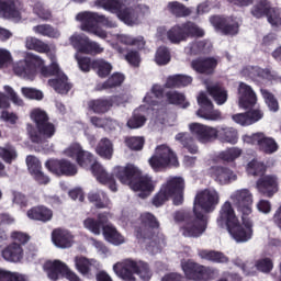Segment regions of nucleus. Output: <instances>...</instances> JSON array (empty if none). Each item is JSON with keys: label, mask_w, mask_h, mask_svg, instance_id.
I'll use <instances>...</instances> for the list:
<instances>
[{"label": "nucleus", "mask_w": 281, "mask_h": 281, "mask_svg": "<svg viewBox=\"0 0 281 281\" xmlns=\"http://www.w3.org/2000/svg\"><path fill=\"white\" fill-rule=\"evenodd\" d=\"M92 175L99 183L108 186L112 192H117V183L114 178L116 177L121 183L130 186L134 192H138L140 199L150 196V193L155 192V188H157V181L148 176H142V171L133 165L116 166L113 168L112 173H109L100 162H94L92 165Z\"/></svg>", "instance_id": "1"}, {"label": "nucleus", "mask_w": 281, "mask_h": 281, "mask_svg": "<svg viewBox=\"0 0 281 281\" xmlns=\"http://www.w3.org/2000/svg\"><path fill=\"white\" fill-rule=\"evenodd\" d=\"M13 71L25 80H33L38 71L44 78L55 75L57 76L56 79L48 80L49 87H53L57 93H67L71 89V85L60 70V66H58L56 55H50V66L48 68L41 56L26 53L23 60L16 61L13 65Z\"/></svg>", "instance_id": "2"}, {"label": "nucleus", "mask_w": 281, "mask_h": 281, "mask_svg": "<svg viewBox=\"0 0 281 281\" xmlns=\"http://www.w3.org/2000/svg\"><path fill=\"white\" fill-rule=\"evenodd\" d=\"M189 131L201 144H209L218 139L222 144H238V130L231 126H221L218 130L213 126L203 125L201 123L189 124Z\"/></svg>", "instance_id": "3"}, {"label": "nucleus", "mask_w": 281, "mask_h": 281, "mask_svg": "<svg viewBox=\"0 0 281 281\" xmlns=\"http://www.w3.org/2000/svg\"><path fill=\"white\" fill-rule=\"evenodd\" d=\"M183 190H186V180L183 178L169 177L154 195L151 203L155 207H161L164 203L173 199L175 205H181L183 203Z\"/></svg>", "instance_id": "4"}, {"label": "nucleus", "mask_w": 281, "mask_h": 281, "mask_svg": "<svg viewBox=\"0 0 281 281\" xmlns=\"http://www.w3.org/2000/svg\"><path fill=\"white\" fill-rule=\"evenodd\" d=\"M113 271L124 281H135L137 280L135 276H138V278L144 281H148L153 278L150 266L142 260L125 259L119 261L113 266Z\"/></svg>", "instance_id": "5"}, {"label": "nucleus", "mask_w": 281, "mask_h": 281, "mask_svg": "<svg viewBox=\"0 0 281 281\" xmlns=\"http://www.w3.org/2000/svg\"><path fill=\"white\" fill-rule=\"evenodd\" d=\"M164 98V89L161 86H154L149 92L146 93L144 98V105L139 106L134 111L132 117L127 121L128 128H142L146 124V116L144 112L157 106Z\"/></svg>", "instance_id": "6"}, {"label": "nucleus", "mask_w": 281, "mask_h": 281, "mask_svg": "<svg viewBox=\"0 0 281 281\" xmlns=\"http://www.w3.org/2000/svg\"><path fill=\"white\" fill-rule=\"evenodd\" d=\"M76 19L81 23L82 32H88V34H93L99 38H108L109 34L104 30L97 26L98 24L111 27L112 24L109 19L93 12H82L77 14Z\"/></svg>", "instance_id": "7"}, {"label": "nucleus", "mask_w": 281, "mask_h": 281, "mask_svg": "<svg viewBox=\"0 0 281 281\" xmlns=\"http://www.w3.org/2000/svg\"><path fill=\"white\" fill-rule=\"evenodd\" d=\"M181 269L188 280L212 281L218 278V269L196 263L193 260L181 261Z\"/></svg>", "instance_id": "8"}, {"label": "nucleus", "mask_w": 281, "mask_h": 281, "mask_svg": "<svg viewBox=\"0 0 281 281\" xmlns=\"http://www.w3.org/2000/svg\"><path fill=\"white\" fill-rule=\"evenodd\" d=\"M221 203V194L215 189H204L195 195L193 212L205 216L210 212L216 210V205Z\"/></svg>", "instance_id": "9"}, {"label": "nucleus", "mask_w": 281, "mask_h": 281, "mask_svg": "<svg viewBox=\"0 0 281 281\" xmlns=\"http://www.w3.org/2000/svg\"><path fill=\"white\" fill-rule=\"evenodd\" d=\"M149 166L155 172H159L168 166H179V159L168 145H160L156 147L155 154L149 158Z\"/></svg>", "instance_id": "10"}, {"label": "nucleus", "mask_w": 281, "mask_h": 281, "mask_svg": "<svg viewBox=\"0 0 281 281\" xmlns=\"http://www.w3.org/2000/svg\"><path fill=\"white\" fill-rule=\"evenodd\" d=\"M43 269L49 280L53 281L60 280V278H66V280L69 281H82L80 280V277H78V274L67 266V263L60 260L46 261Z\"/></svg>", "instance_id": "11"}, {"label": "nucleus", "mask_w": 281, "mask_h": 281, "mask_svg": "<svg viewBox=\"0 0 281 281\" xmlns=\"http://www.w3.org/2000/svg\"><path fill=\"white\" fill-rule=\"evenodd\" d=\"M99 4L104 10L116 14L125 25H137L139 23L137 14L131 9H125L117 0H99Z\"/></svg>", "instance_id": "12"}, {"label": "nucleus", "mask_w": 281, "mask_h": 281, "mask_svg": "<svg viewBox=\"0 0 281 281\" xmlns=\"http://www.w3.org/2000/svg\"><path fill=\"white\" fill-rule=\"evenodd\" d=\"M207 229V216L195 214V218L187 220L180 226V234L184 238H199Z\"/></svg>", "instance_id": "13"}, {"label": "nucleus", "mask_w": 281, "mask_h": 281, "mask_svg": "<svg viewBox=\"0 0 281 281\" xmlns=\"http://www.w3.org/2000/svg\"><path fill=\"white\" fill-rule=\"evenodd\" d=\"M244 144L249 146H259L260 150L267 155L278 151V143L271 137H267L265 133L246 134L241 136Z\"/></svg>", "instance_id": "14"}, {"label": "nucleus", "mask_w": 281, "mask_h": 281, "mask_svg": "<svg viewBox=\"0 0 281 281\" xmlns=\"http://www.w3.org/2000/svg\"><path fill=\"white\" fill-rule=\"evenodd\" d=\"M246 215H241L243 223H234L229 227L228 234L236 240V243H249L254 238V222L251 220H245Z\"/></svg>", "instance_id": "15"}, {"label": "nucleus", "mask_w": 281, "mask_h": 281, "mask_svg": "<svg viewBox=\"0 0 281 281\" xmlns=\"http://www.w3.org/2000/svg\"><path fill=\"white\" fill-rule=\"evenodd\" d=\"M229 199L237 205V210L243 216H249L251 214L254 193L249 189H237L231 193Z\"/></svg>", "instance_id": "16"}, {"label": "nucleus", "mask_w": 281, "mask_h": 281, "mask_svg": "<svg viewBox=\"0 0 281 281\" xmlns=\"http://www.w3.org/2000/svg\"><path fill=\"white\" fill-rule=\"evenodd\" d=\"M63 155L65 157H68L69 159H76L77 164L81 166V168H89L92 170L93 164H98L95 161V158L92 156L91 153L82 150V147L78 144H72L69 147H67Z\"/></svg>", "instance_id": "17"}, {"label": "nucleus", "mask_w": 281, "mask_h": 281, "mask_svg": "<svg viewBox=\"0 0 281 281\" xmlns=\"http://www.w3.org/2000/svg\"><path fill=\"white\" fill-rule=\"evenodd\" d=\"M198 104L200 106L196 111L198 117L206 120L207 122H218L223 120L221 111L214 110V104H212V101H210L205 92H201L198 95Z\"/></svg>", "instance_id": "18"}, {"label": "nucleus", "mask_w": 281, "mask_h": 281, "mask_svg": "<svg viewBox=\"0 0 281 281\" xmlns=\"http://www.w3.org/2000/svg\"><path fill=\"white\" fill-rule=\"evenodd\" d=\"M70 44L78 54H102L104 48L94 41H91L87 35L74 34L69 38Z\"/></svg>", "instance_id": "19"}, {"label": "nucleus", "mask_w": 281, "mask_h": 281, "mask_svg": "<svg viewBox=\"0 0 281 281\" xmlns=\"http://www.w3.org/2000/svg\"><path fill=\"white\" fill-rule=\"evenodd\" d=\"M27 133L34 144H43V142H47V139H52V137L56 135V125L48 121L42 125H37L36 128L29 125Z\"/></svg>", "instance_id": "20"}, {"label": "nucleus", "mask_w": 281, "mask_h": 281, "mask_svg": "<svg viewBox=\"0 0 281 281\" xmlns=\"http://www.w3.org/2000/svg\"><path fill=\"white\" fill-rule=\"evenodd\" d=\"M279 182H278V176L276 175H266L260 177L256 181V190L261 194L262 196H266L267 199H271L274 194H277L279 190Z\"/></svg>", "instance_id": "21"}, {"label": "nucleus", "mask_w": 281, "mask_h": 281, "mask_svg": "<svg viewBox=\"0 0 281 281\" xmlns=\"http://www.w3.org/2000/svg\"><path fill=\"white\" fill-rule=\"evenodd\" d=\"M210 23L213 25L216 32H222V34H229L231 36L238 34V27L240 25L237 19H225L218 15L211 16Z\"/></svg>", "instance_id": "22"}, {"label": "nucleus", "mask_w": 281, "mask_h": 281, "mask_svg": "<svg viewBox=\"0 0 281 281\" xmlns=\"http://www.w3.org/2000/svg\"><path fill=\"white\" fill-rule=\"evenodd\" d=\"M45 166L47 170H49V172H53V175H57V177H61L63 175L66 177H71L78 172V168H76V165L65 159H50L46 161Z\"/></svg>", "instance_id": "23"}, {"label": "nucleus", "mask_w": 281, "mask_h": 281, "mask_svg": "<svg viewBox=\"0 0 281 281\" xmlns=\"http://www.w3.org/2000/svg\"><path fill=\"white\" fill-rule=\"evenodd\" d=\"M237 95H238V106L240 109H251V106H256L258 102V95H256V91L251 86L239 82L237 87Z\"/></svg>", "instance_id": "24"}, {"label": "nucleus", "mask_w": 281, "mask_h": 281, "mask_svg": "<svg viewBox=\"0 0 281 281\" xmlns=\"http://www.w3.org/2000/svg\"><path fill=\"white\" fill-rule=\"evenodd\" d=\"M75 269L83 276V278H93L95 271L101 267L100 261L95 259H89L85 256H76L74 258Z\"/></svg>", "instance_id": "25"}, {"label": "nucleus", "mask_w": 281, "mask_h": 281, "mask_svg": "<svg viewBox=\"0 0 281 281\" xmlns=\"http://www.w3.org/2000/svg\"><path fill=\"white\" fill-rule=\"evenodd\" d=\"M234 265L237 267H240L247 276H251L256 273V269L258 271H261V273H269L271 269H273V262L270 261V259H261L256 262V265L251 262L243 263V260L240 258H237L234 260Z\"/></svg>", "instance_id": "26"}, {"label": "nucleus", "mask_w": 281, "mask_h": 281, "mask_svg": "<svg viewBox=\"0 0 281 281\" xmlns=\"http://www.w3.org/2000/svg\"><path fill=\"white\" fill-rule=\"evenodd\" d=\"M236 223H238V217L236 216L234 206H232V202H224L220 209V214L217 217L218 227H227L228 229Z\"/></svg>", "instance_id": "27"}, {"label": "nucleus", "mask_w": 281, "mask_h": 281, "mask_svg": "<svg viewBox=\"0 0 281 281\" xmlns=\"http://www.w3.org/2000/svg\"><path fill=\"white\" fill-rule=\"evenodd\" d=\"M209 175L220 183L221 186H227V183H232V181H236L238 176L232 169L227 167H211L209 170Z\"/></svg>", "instance_id": "28"}, {"label": "nucleus", "mask_w": 281, "mask_h": 281, "mask_svg": "<svg viewBox=\"0 0 281 281\" xmlns=\"http://www.w3.org/2000/svg\"><path fill=\"white\" fill-rule=\"evenodd\" d=\"M21 0H8L7 2L0 1V14L4 19H12V21H21Z\"/></svg>", "instance_id": "29"}, {"label": "nucleus", "mask_w": 281, "mask_h": 281, "mask_svg": "<svg viewBox=\"0 0 281 281\" xmlns=\"http://www.w3.org/2000/svg\"><path fill=\"white\" fill-rule=\"evenodd\" d=\"M1 256L7 262H13L16 265L19 262H23L25 251L23 250V246H21V244L11 243L2 249Z\"/></svg>", "instance_id": "30"}, {"label": "nucleus", "mask_w": 281, "mask_h": 281, "mask_svg": "<svg viewBox=\"0 0 281 281\" xmlns=\"http://www.w3.org/2000/svg\"><path fill=\"white\" fill-rule=\"evenodd\" d=\"M109 221V214L108 213H100L98 215V220H94L93 217H88L83 221V227L85 229H88L91 234H94V236H100L104 232V227H106V223Z\"/></svg>", "instance_id": "31"}, {"label": "nucleus", "mask_w": 281, "mask_h": 281, "mask_svg": "<svg viewBox=\"0 0 281 281\" xmlns=\"http://www.w3.org/2000/svg\"><path fill=\"white\" fill-rule=\"evenodd\" d=\"M52 241L58 249H69L74 245V235L63 228H57L52 233Z\"/></svg>", "instance_id": "32"}, {"label": "nucleus", "mask_w": 281, "mask_h": 281, "mask_svg": "<svg viewBox=\"0 0 281 281\" xmlns=\"http://www.w3.org/2000/svg\"><path fill=\"white\" fill-rule=\"evenodd\" d=\"M27 218L30 221H40L41 223H49L54 218V211L45 205H37L31 207L26 212Z\"/></svg>", "instance_id": "33"}, {"label": "nucleus", "mask_w": 281, "mask_h": 281, "mask_svg": "<svg viewBox=\"0 0 281 281\" xmlns=\"http://www.w3.org/2000/svg\"><path fill=\"white\" fill-rule=\"evenodd\" d=\"M3 91L4 93L0 92V109H10V100L13 102V104H15V106H23V104H25L23 99L19 97L16 91H14V88L4 86Z\"/></svg>", "instance_id": "34"}, {"label": "nucleus", "mask_w": 281, "mask_h": 281, "mask_svg": "<svg viewBox=\"0 0 281 281\" xmlns=\"http://www.w3.org/2000/svg\"><path fill=\"white\" fill-rule=\"evenodd\" d=\"M273 11L280 12V10L271 8V4L267 0H257V3L251 9V14L256 19H262V16H267L269 22L270 15L276 19Z\"/></svg>", "instance_id": "35"}, {"label": "nucleus", "mask_w": 281, "mask_h": 281, "mask_svg": "<svg viewBox=\"0 0 281 281\" xmlns=\"http://www.w3.org/2000/svg\"><path fill=\"white\" fill-rule=\"evenodd\" d=\"M113 104H120V97L92 100L88 103V109L93 111V113H106V111H109Z\"/></svg>", "instance_id": "36"}, {"label": "nucleus", "mask_w": 281, "mask_h": 281, "mask_svg": "<svg viewBox=\"0 0 281 281\" xmlns=\"http://www.w3.org/2000/svg\"><path fill=\"white\" fill-rule=\"evenodd\" d=\"M16 157L19 154L16 153V148L12 145L0 146V159L4 161V164H12L16 161ZM5 176V165L0 161V177Z\"/></svg>", "instance_id": "37"}, {"label": "nucleus", "mask_w": 281, "mask_h": 281, "mask_svg": "<svg viewBox=\"0 0 281 281\" xmlns=\"http://www.w3.org/2000/svg\"><path fill=\"white\" fill-rule=\"evenodd\" d=\"M218 60L214 57L205 59H195L192 61L191 67L198 74H212L216 69Z\"/></svg>", "instance_id": "38"}, {"label": "nucleus", "mask_w": 281, "mask_h": 281, "mask_svg": "<svg viewBox=\"0 0 281 281\" xmlns=\"http://www.w3.org/2000/svg\"><path fill=\"white\" fill-rule=\"evenodd\" d=\"M102 235L106 243L115 245L116 247L126 243V238H124V236L120 234V232H117V228H115L111 224H106L105 226H103Z\"/></svg>", "instance_id": "39"}, {"label": "nucleus", "mask_w": 281, "mask_h": 281, "mask_svg": "<svg viewBox=\"0 0 281 281\" xmlns=\"http://www.w3.org/2000/svg\"><path fill=\"white\" fill-rule=\"evenodd\" d=\"M25 47L26 49H32L33 52H38L40 54H47L49 60H52L50 56H56V54L52 52V48H49V45L36 37H26Z\"/></svg>", "instance_id": "40"}, {"label": "nucleus", "mask_w": 281, "mask_h": 281, "mask_svg": "<svg viewBox=\"0 0 281 281\" xmlns=\"http://www.w3.org/2000/svg\"><path fill=\"white\" fill-rule=\"evenodd\" d=\"M205 85L206 91H209L211 98H213L214 102L218 106H222V104H225V102H227L228 94L225 88L221 87L217 83L205 82Z\"/></svg>", "instance_id": "41"}, {"label": "nucleus", "mask_w": 281, "mask_h": 281, "mask_svg": "<svg viewBox=\"0 0 281 281\" xmlns=\"http://www.w3.org/2000/svg\"><path fill=\"white\" fill-rule=\"evenodd\" d=\"M199 256L202 258V260H207L209 262H216L220 265L229 262V258H227V256L216 250H200Z\"/></svg>", "instance_id": "42"}, {"label": "nucleus", "mask_w": 281, "mask_h": 281, "mask_svg": "<svg viewBox=\"0 0 281 281\" xmlns=\"http://www.w3.org/2000/svg\"><path fill=\"white\" fill-rule=\"evenodd\" d=\"M95 153L102 159L111 160L113 158V143L109 138H101L95 147Z\"/></svg>", "instance_id": "43"}, {"label": "nucleus", "mask_w": 281, "mask_h": 281, "mask_svg": "<svg viewBox=\"0 0 281 281\" xmlns=\"http://www.w3.org/2000/svg\"><path fill=\"white\" fill-rule=\"evenodd\" d=\"M113 41H117V43H121V45L125 46H135L138 49L144 48L145 42L144 37H133L126 34H121V35H113Z\"/></svg>", "instance_id": "44"}, {"label": "nucleus", "mask_w": 281, "mask_h": 281, "mask_svg": "<svg viewBox=\"0 0 281 281\" xmlns=\"http://www.w3.org/2000/svg\"><path fill=\"white\" fill-rule=\"evenodd\" d=\"M246 172L250 177H260L267 172V166L258 159H252L246 165Z\"/></svg>", "instance_id": "45"}, {"label": "nucleus", "mask_w": 281, "mask_h": 281, "mask_svg": "<svg viewBox=\"0 0 281 281\" xmlns=\"http://www.w3.org/2000/svg\"><path fill=\"white\" fill-rule=\"evenodd\" d=\"M176 142H179L191 153L192 155H196L199 153V147L194 145V138L190 136L188 133H178L176 135Z\"/></svg>", "instance_id": "46"}, {"label": "nucleus", "mask_w": 281, "mask_h": 281, "mask_svg": "<svg viewBox=\"0 0 281 281\" xmlns=\"http://www.w3.org/2000/svg\"><path fill=\"white\" fill-rule=\"evenodd\" d=\"M167 38L170 41V43L173 44H179L183 41H187L186 31H183V24L171 27L167 32Z\"/></svg>", "instance_id": "47"}, {"label": "nucleus", "mask_w": 281, "mask_h": 281, "mask_svg": "<svg viewBox=\"0 0 281 281\" xmlns=\"http://www.w3.org/2000/svg\"><path fill=\"white\" fill-rule=\"evenodd\" d=\"M188 85H192V77L186 75H175L170 76L167 79L166 87H188Z\"/></svg>", "instance_id": "48"}, {"label": "nucleus", "mask_w": 281, "mask_h": 281, "mask_svg": "<svg viewBox=\"0 0 281 281\" xmlns=\"http://www.w3.org/2000/svg\"><path fill=\"white\" fill-rule=\"evenodd\" d=\"M33 32H35V34H41V36H47L48 38L60 37V31L57 29H54L49 24H42V25L34 26Z\"/></svg>", "instance_id": "49"}, {"label": "nucleus", "mask_w": 281, "mask_h": 281, "mask_svg": "<svg viewBox=\"0 0 281 281\" xmlns=\"http://www.w3.org/2000/svg\"><path fill=\"white\" fill-rule=\"evenodd\" d=\"M184 36L188 38H201L205 36V31L201 29L199 25L192 22H188L183 24Z\"/></svg>", "instance_id": "50"}, {"label": "nucleus", "mask_w": 281, "mask_h": 281, "mask_svg": "<svg viewBox=\"0 0 281 281\" xmlns=\"http://www.w3.org/2000/svg\"><path fill=\"white\" fill-rule=\"evenodd\" d=\"M243 155V149L240 147H229L220 153V159L226 161L227 164L234 162L235 159H238Z\"/></svg>", "instance_id": "51"}, {"label": "nucleus", "mask_w": 281, "mask_h": 281, "mask_svg": "<svg viewBox=\"0 0 281 281\" xmlns=\"http://www.w3.org/2000/svg\"><path fill=\"white\" fill-rule=\"evenodd\" d=\"M260 91L269 111H271V113H278V111H280V103H278L276 95L267 89H261Z\"/></svg>", "instance_id": "52"}, {"label": "nucleus", "mask_w": 281, "mask_h": 281, "mask_svg": "<svg viewBox=\"0 0 281 281\" xmlns=\"http://www.w3.org/2000/svg\"><path fill=\"white\" fill-rule=\"evenodd\" d=\"M92 66L93 69H97V74L98 76H100V78H106V76H109V74H111V71L113 70V66L111 65V63L104 59L93 60Z\"/></svg>", "instance_id": "53"}, {"label": "nucleus", "mask_w": 281, "mask_h": 281, "mask_svg": "<svg viewBox=\"0 0 281 281\" xmlns=\"http://www.w3.org/2000/svg\"><path fill=\"white\" fill-rule=\"evenodd\" d=\"M88 199L91 203H94L97 207L103 209L109 207V198L102 191L90 192Z\"/></svg>", "instance_id": "54"}, {"label": "nucleus", "mask_w": 281, "mask_h": 281, "mask_svg": "<svg viewBox=\"0 0 281 281\" xmlns=\"http://www.w3.org/2000/svg\"><path fill=\"white\" fill-rule=\"evenodd\" d=\"M30 119L34 122L35 126H41L48 122L49 117L47 116V112H45L41 108H35L30 112Z\"/></svg>", "instance_id": "55"}, {"label": "nucleus", "mask_w": 281, "mask_h": 281, "mask_svg": "<svg viewBox=\"0 0 281 281\" xmlns=\"http://www.w3.org/2000/svg\"><path fill=\"white\" fill-rule=\"evenodd\" d=\"M167 100L169 104H180V106H183V109L190 106V103L186 100V95L177 91L167 92Z\"/></svg>", "instance_id": "56"}, {"label": "nucleus", "mask_w": 281, "mask_h": 281, "mask_svg": "<svg viewBox=\"0 0 281 281\" xmlns=\"http://www.w3.org/2000/svg\"><path fill=\"white\" fill-rule=\"evenodd\" d=\"M125 144L131 150H142L144 144H146V139L142 136H132L125 139Z\"/></svg>", "instance_id": "57"}, {"label": "nucleus", "mask_w": 281, "mask_h": 281, "mask_svg": "<svg viewBox=\"0 0 281 281\" xmlns=\"http://www.w3.org/2000/svg\"><path fill=\"white\" fill-rule=\"evenodd\" d=\"M156 65H168L170 63V52L166 47H159L155 56Z\"/></svg>", "instance_id": "58"}, {"label": "nucleus", "mask_w": 281, "mask_h": 281, "mask_svg": "<svg viewBox=\"0 0 281 281\" xmlns=\"http://www.w3.org/2000/svg\"><path fill=\"white\" fill-rule=\"evenodd\" d=\"M26 166L29 169V172L32 175V177L42 170L41 160L36 158V156H27L26 157Z\"/></svg>", "instance_id": "59"}, {"label": "nucleus", "mask_w": 281, "mask_h": 281, "mask_svg": "<svg viewBox=\"0 0 281 281\" xmlns=\"http://www.w3.org/2000/svg\"><path fill=\"white\" fill-rule=\"evenodd\" d=\"M75 58L78 63L79 69H81L82 71L87 72L93 69V61L91 60V58L87 56H80L78 52L75 55Z\"/></svg>", "instance_id": "60"}, {"label": "nucleus", "mask_w": 281, "mask_h": 281, "mask_svg": "<svg viewBox=\"0 0 281 281\" xmlns=\"http://www.w3.org/2000/svg\"><path fill=\"white\" fill-rule=\"evenodd\" d=\"M10 238L12 243H15L16 245H27L30 243V235L20 231H13L10 235Z\"/></svg>", "instance_id": "61"}, {"label": "nucleus", "mask_w": 281, "mask_h": 281, "mask_svg": "<svg viewBox=\"0 0 281 281\" xmlns=\"http://www.w3.org/2000/svg\"><path fill=\"white\" fill-rule=\"evenodd\" d=\"M124 82V75L116 72L113 74L104 83L103 89H113V87H120Z\"/></svg>", "instance_id": "62"}, {"label": "nucleus", "mask_w": 281, "mask_h": 281, "mask_svg": "<svg viewBox=\"0 0 281 281\" xmlns=\"http://www.w3.org/2000/svg\"><path fill=\"white\" fill-rule=\"evenodd\" d=\"M21 93L27 100H43V91L34 88L23 87L21 88Z\"/></svg>", "instance_id": "63"}, {"label": "nucleus", "mask_w": 281, "mask_h": 281, "mask_svg": "<svg viewBox=\"0 0 281 281\" xmlns=\"http://www.w3.org/2000/svg\"><path fill=\"white\" fill-rule=\"evenodd\" d=\"M168 9L176 14V16H188L190 14V9L183 7V4L179 2H171L168 4Z\"/></svg>", "instance_id": "64"}]
</instances>
